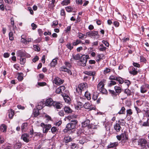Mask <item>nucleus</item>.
<instances>
[{
	"instance_id": "obj_38",
	"label": "nucleus",
	"mask_w": 149,
	"mask_h": 149,
	"mask_svg": "<svg viewBox=\"0 0 149 149\" xmlns=\"http://www.w3.org/2000/svg\"><path fill=\"white\" fill-rule=\"evenodd\" d=\"M120 135L122 140H124L128 139V138L127 137L125 133L124 132L122 133Z\"/></svg>"
},
{
	"instance_id": "obj_23",
	"label": "nucleus",
	"mask_w": 149,
	"mask_h": 149,
	"mask_svg": "<svg viewBox=\"0 0 149 149\" xmlns=\"http://www.w3.org/2000/svg\"><path fill=\"white\" fill-rule=\"evenodd\" d=\"M78 143L83 144L86 142V140L84 137H81L79 138V140H78Z\"/></svg>"
},
{
	"instance_id": "obj_28",
	"label": "nucleus",
	"mask_w": 149,
	"mask_h": 149,
	"mask_svg": "<svg viewBox=\"0 0 149 149\" xmlns=\"http://www.w3.org/2000/svg\"><path fill=\"white\" fill-rule=\"evenodd\" d=\"M125 109L124 106L122 107L120 111L118 112V114H125Z\"/></svg>"
},
{
	"instance_id": "obj_9",
	"label": "nucleus",
	"mask_w": 149,
	"mask_h": 149,
	"mask_svg": "<svg viewBox=\"0 0 149 149\" xmlns=\"http://www.w3.org/2000/svg\"><path fill=\"white\" fill-rule=\"evenodd\" d=\"M54 102L52 99L51 98L47 99L46 100L45 102V105L46 106H53Z\"/></svg>"
},
{
	"instance_id": "obj_39",
	"label": "nucleus",
	"mask_w": 149,
	"mask_h": 149,
	"mask_svg": "<svg viewBox=\"0 0 149 149\" xmlns=\"http://www.w3.org/2000/svg\"><path fill=\"white\" fill-rule=\"evenodd\" d=\"M64 99L65 102L68 104H70V99L68 96H65L64 97Z\"/></svg>"
},
{
	"instance_id": "obj_20",
	"label": "nucleus",
	"mask_w": 149,
	"mask_h": 149,
	"mask_svg": "<svg viewBox=\"0 0 149 149\" xmlns=\"http://www.w3.org/2000/svg\"><path fill=\"white\" fill-rule=\"evenodd\" d=\"M109 93L111 94V95L113 97L114 99H116L117 94L116 93V92H115L114 91L109 90Z\"/></svg>"
},
{
	"instance_id": "obj_25",
	"label": "nucleus",
	"mask_w": 149,
	"mask_h": 149,
	"mask_svg": "<svg viewBox=\"0 0 149 149\" xmlns=\"http://www.w3.org/2000/svg\"><path fill=\"white\" fill-rule=\"evenodd\" d=\"M114 89L116 91V92L117 94H119L121 92V88L120 87L117 86H115L114 87Z\"/></svg>"
},
{
	"instance_id": "obj_8",
	"label": "nucleus",
	"mask_w": 149,
	"mask_h": 149,
	"mask_svg": "<svg viewBox=\"0 0 149 149\" xmlns=\"http://www.w3.org/2000/svg\"><path fill=\"white\" fill-rule=\"evenodd\" d=\"M44 125V127L43 129V131L44 133H47L48 130H49L52 127V126L50 124L45 125L43 124Z\"/></svg>"
},
{
	"instance_id": "obj_31",
	"label": "nucleus",
	"mask_w": 149,
	"mask_h": 149,
	"mask_svg": "<svg viewBox=\"0 0 149 149\" xmlns=\"http://www.w3.org/2000/svg\"><path fill=\"white\" fill-rule=\"evenodd\" d=\"M124 93L127 95V96H130L132 95L131 91L128 89H125L124 91Z\"/></svg>"
},
{
	"instance_id": "obj_56",
	"label": "nucleus",
	"mask_w": 149,
	"mask_h": 149,
	"mask_svg": "<svg viewBox=\"0 0 149 149\" xmlns=\"http://www.w3.org/2000/svg\"><path fill=\"white\" fill-rule=\"evenodd\" d=\"M124 83L126 85H127V88H128L130 85L131 84L130 81L128 80H126L124 81Z\"/></svg>"
},
{
	"instance_id": "obj_42",
	"label": "nucleus",
	"mask_w": 149,
	"mask_h": 149,
	"mask_svg": "<svg viewBox=\"0 0 149 149\" xmlns=\"http://www.w3.org/2000/svg\"><path fill=\"white\" fill-rule=\"evenodd\" d=\"M83 105L84 104L82 102L80 101H79L77 102V106L76 107L77 109H78L79 108H81L83 106Z\"/></svg>"
},
{
	"instance_id": "obj_12",
	"label": "nucleus",
	"mask_w": 149,
	"mask_h": 149,
	"mask_svg": "<svg viewBox=\"0 0 149 149\" xmlns=\"http://www.w3.org/2000/svg\"><path fill=\"white\" fill-rule=\"evenodd\" d=\"M90 121L88 119H87L83 123H82V126L83 127H86L88 126V127H91L89 125Z\"/></svg>"
},
{
	"instance_id": "obj_33",
	"label": "nucleus",
	"mask_w": 149,
	"mask_h": 149,
	"mask_svg": "<svg viewBox=\"0 0 149 149\" xmlns=\"http://www.w3.org/2000/svg\"><path fill=\"white\" fill-rule=\"evenodd\" d=\"M14 115V112L13 110L10 109L9 112V117L10 118H12Z\"/></svg>"
},
{
	"instance_id": "obj_37",
	"label": "nucleus",
	"mask_w": 149,
	"mask_h": 149,
	"mask_svg": "<svg viewBox=\"0 0 149 149\" xmlns=\"http://www.w3.org/2000/svg\"><path fill=\"white\" fill-rule=\"evenodd\" d=\"M57 63V60L56 59H54L52 60V61L50 63L51 67H54Z\"/></svg>"
},
{
	"instance_id": "obj_60",
	"label": "nucleus",
	"mask_w": 149,
	"mask_h": 149,
	"mask_svg": "<svg viewBox=\"0 0 149 149\" xmlns=\"http://www.w3.org/2000/svg\"><path fill=\"white\" fill-rule=\"evenodd\" d=\"M91 79V77L89 76H85L84 78V81H89Z\"/></svg>"
},
{
	"instance_id": "obj_7",
	"label": "nucleus",
	"mask_w": 149,
	"mask_h": 149,
	"mask_svg": "<svg viewBox=\"0 0 149 149\" xmlns=\"http://www.w3.org/2000/svg\"><path fill=\"white\" fill-rule=\"evenodd\" d=\"M83 107L85 109H89L90 110L95 109V108L92 107V104L88 102L85 103L84 104Z\"/></svg>"
},
{
	"instance_id": "obj_4",
	"label": "nucleus",
	"mask_w": 149,
	"mask_h": 149,
	"mask_svg": "<svg viewBox=\"0 0 149 149\" xmlns=\"http://www.w3.org/2000/svg\"><path fill=\"white\" fill-rule=\"evenodd\" d=\"M147 142V141L145 139H140L138 141V145L141 147V148L145 149L146 148V145Z\"/></svg>"
},
{
	"instance_id": "obj_18",
	"label": "nucleus",
	"mask_w": 149,
	"mask_h": 149,
	"mask_svg": "<svg viewBox=\"0 0 149 149\" xmlns=\"http://www.w3.org/2000/svg\"><path fill=\"white\" fill-rule=\"evenodd\" d=\"M28 124L27 123H25L22 124L21 126V129L22 131L25 132L27 129Z\"/></svg>"
},
{
	"instance_id": "obj_43",
	"label": "nucleus",
	"mask_w": 149,
	"mask_h": 149,
	"mask_svg": "<svg viewBox=\"0 0 149 149\" xmlns=\"http://www.w3.org/2000/svg\"><path fill=\"white\" fill-rule=\"evenodd\" d=\"M81 42V41L78 40H77L75 42H73L72 44L73 45L76 46L79 44H80Z\"/></svg>"
},
{
	"instance_id": "obj_63",
	"label": "nucleus",
	"mask_w": 149,
	"mask_h": 149,
	"mask_svg": "<svg viewBox=\"0 0 149 149\" xmlns=\"http://www.w3.org/2000/svg\"><path fill=\"white\" fill-rule=\"evenodd\" d=\"M127 114V115H131L132 114V111L131 109L127 110L126 111Z\"/></svg>"
},
{
	"instance_id": "obj_15",
	"label": "nucleus",
	"mask_w": 149,
	"mask_h": 149,
	"mask_svg": "<svg viewBox=\"0 0 149 149\" xmlns=\"http://www.w3.org/2000/svg\"><path fill=\"white\" fill-rule=\"evenodd\" d=\"M114 130L117 132H119L122 129L120 125V124H118V123H116L115 125H114Z\"/></svg>"
},
{
	"instance_id": "obj_36",
	"label": "nucleus",
	"mask_w": 149,
	"mask_h": 149,
	"mask_svg": "<svg viewBox=\"0 0 149 149\" xmlns=\"http://www.w3.org/2000/svg\"><path fill=\"white\" fill-rule=\"evenodd\" d=\"M9 39L10 40H14V37H13V33L11 30L9 32Z\"/></svg>"
},
{
	"instance_id": "obj_11",
	"label": "nucleus",
	"mask_w": 149,
	"mask_h": 149,
	"mask_svg": "<svg viewBox=\"0 0 149 149\" xmlns=\"http://www.w3.org/2000/svg\"><path fill=\"white\" fill-rule=\"evenodd\" d=\"M104 56L103 54H98L96 56V61L97 62H99L101 60L104 59Z\"/></svg>"
},
{
	"instance_id": "obj_1",
	"label": "nucleus",
	"mask_w": 149,
	"mask_h": 149,
	"mask_svg": "<svg viewBox=\"0 0 149 149\" xmlns=\"http://www.w3.org/2000/svg\"><path fill=\"white\" fill-rule=\"evenodd\" d=\"M78 121L76 120H71L70 123L66 125V128L63 130V132L67 133L70 130L74 129Z\"/></svg>"
},
{
	"instance_id": "obj_26",
	"label": "nucleus",
	"mask_w": 149,
	"mask_h": 149,
	"mask_svg": "<svg viewBox=\"0 0 149 149\" xmlns=\"http://www.w3.org/2000/svg\"><path fill=\"white\" fill-rule=\"evenodd\" d=\"M53 106L57 109H60L61 107V105L60 103L55 102L54 103Z\"/></svg>"
},
{
	"instance_id": "obj_19",
	"label": "nucleus",
	"mask_w": 149,
	"mask_h": 149,
	"mask_svg": "<svg viewBox=\"0 0 149 149\" xmlns=\"http://www.w3.org/2000/svg\"><path fill=\"white\" fill-rule=\"evenodd\" d=\"M72 139L71 137L69 136H66L64 138V142L65 143H68L71 141Z\"/></svg>"
},
{
	"instance_id": "obj_61",
	"label": "nucleus",
	"mask_w": 149,
	"mask_h": 149,
	"mask_svg": "<svg viewBox=\"0 0 149 149\" xmlns=\"http://www.w3.org/2000/svg\"><path fill=\"white\" fill-rule=\"evenodd\" d=\"M118 124H120V125H124L125 124V122L124 119H122L121 121L120 120H118Z\"/></svg>"
},
{
	"instance_id": "obj_24",
	"label": "nucleus",
	"mask_w": 149,
	"mask_h": 149,
	"mask_svg": "<svg viewBox=\"0 0 149 149\" xmlns=\"http://www.w3.org/2000/svg\"><path fill=\"white\" fill-rule=\"evenodd\" d=\"M84 73L88 75V76H91L92 75H94V74H95V71H86L84 72Z\"/></svg>"
},
{
	"instance_id": "obj_2",
	"label": "nucleus",
	"mask_w": 149,
	"mask_h": 149,
	"mask_svg": "<svg viewBox=\"0 0 149 149\" xmlns=\"http://www.w3.org/2000/svg\"><path fill=\"white\" fill-rule=\"evenodd\" d=\"M90 58L88 55H83L81 56L80 61H79V63L82 66H86L87 59Z\"/></svg>"
},
{
	"instance_id": "obj_44",
	"label": "nucleus",
	"mask_w": 149,
	"mask_h": 149,
	"mask_svg": "<svg viewBox=\"0 0 149 149\" xmlns=\"http://www.w3.org/2000/svg\"><path fill=\"white\" fill-rule=\"evenodd\" d=\"M73 57L75 60H78L80 58V55L79 54L73 55Z\"/></svg>"
},
{
	"instance_id": "obj_21",
	"label": "nucleus",
	"mask_w": 149,
	"mask_h": 149,
	"mask_svg": "<svg viewBox=\"0 0 149 149\" xmlns=\"http://www.w3.org/2000/svg\"><path fill=\"white\" fill-rule=\"evenodd\" d=\"M64 110L66 113H70L72 112V109L68 107H65L64 108Z\"/></svg>"
},
{
	"instance_id": "obj_30",
	"label": "nucleus",
	"mask_w": 149,
	"mask_h": 149,
	"mask_svg": "<svg viewBox=\"0 0 149 149\" xmlns=\"http://www.w3.org/2000/svg\"><path fill=\"white\" fill-rule=\"evenodd\" d=\"M24 37L25 36L24 35H22L21 36V41L22 42L25 44H27L28 43L27 40H26V39H25V38H24Z\"/></svg>"
},
{
	"instance_id": "obj_51",
	"label": "nucleus",
	"mask_w": 149,
	"mask_h": 149,
	"mask_svg": "<svg viewBox=\"0 0 149 149\" xmlns=\"http://www.w3.org/2000/svg\"><path fill=\"white\" fill-rule=\"evenodd\" d=\"M116 84L115 81H111L109 83L108 85L109 86L111 87L113 85Z\"/></svg>"
},
{
	"instance_id": "obj_64",
	"label": "nucleus",
	"mask_w": 149,
	"mask_h": 149,
	"mask_svg": "<svg viewBox=\"0 0 149 149\" xmlns=\"http://www.w3.org/2000/svg\"><path fill=\"white\" fill-rule=\"evenodd\" d=\"M58 22L57 20L54 21L53 22V24H52V26L54 28L56 26L58 25Z\"/></svg>"
},
{
	"instance_id": "obj_41",
	"label": "nucleus",
	"mask_w": 149,
	"mask_h": 149,
	"mask_svg": "<svg viewBox=\"0 0 149 149\" xmlns=\"http://www.w3.org/2000/svg\"><path fill=\"white\" fill-rule=\"evenodd\" d=\"M70 2V0H65L63 1L61 3V4L63 5H67Z\"/></svg>"
},
{
	"instance_id": "obj_57",
	"label": "nucleus",
	"mask_w": 149,
	"mask_h": 149,
	"mask_svg": "<svg viewBox=\"0 0 149 149\" xmlns=\"http://www.w3.org/2000/svg\"><path fill=\"white\" fill-rule=\"evenodd\" d=\"M98 94L97 93H94L93 95L92 99L94 100H96L98 97Z\"/></svg>"
},
{
	"instance_id": "obj_48",
	"label": "nucleus",
	"mask_w": 149,
	"mask_h": 149,
	"mask_svg": "<svg viewBox=\"0 0 149 149\" xmlns=\"http://www.w3.org/2000/svg\"><path fill=\"white\" fill-rule=\"evenodd\" d=\"M85 36H86L84 34L81 33H78V36L79 38L81 39H83Z\"/></svg>"
},
{
	"instance_id": "obj_52",
	"label": "nucleus",
	"mask_w": 149,
	"mask_h": 149,
	"mask_svg": "<svg viewBox=\"0 0 149 149\" xmlns=\"http://www.w3.org/2000/svg\"><path fill=\"white\" fill-rule=\"evenodd\" d=\"M142 126H149V118L148 119L146 122L143 123Z\"/></svg>"
},
{
	"instance_id": "obj_6",
	"label": "nucleus",
	"mask_w": 149,
	"mask_h": 149,
	"mask_svg": "<svg viewBox=\"0 0 149 149\" xmlns=\"http://www.w3.org/2000/svg\"><path fill=\"white\" fill-rule=\"evenodd\" d=\"M21 139L25 142L28 143L29 141V135L26 133L23 134L21 136Z\"/></svg>"
},
{
	"instance_id": "obj_10",
	"label": "nucleus",
	"mask_w": 149,
	"mask_h": 149,
	"mask_svg": "<svg viewBox=\"0 0 149 149\" xmlns=\"http://www.w3.org/2000/svg\"><path fill=\"white\" fill-rule=\"evenodd\" d=\"M63 81L60 78L56 77L54 80V83L57 85H60L63 83Z\"/></svg>"
},
{
	"instance_id": "obj_53",
	"label": "nucleus",
	"mask_w": 149,
	"mask_h": 149,
	"mask_svg": "<svg viewBox=\"0 0 149 149\" xmlns=\"http://www.w3.org/2000/svg\"><path fill=\"white\" fill-rule=\"evenodd\" d=\"M118 145V143L117 142H114L113 143H112L110 144V146H109L108 147L109 148L113 147L115 146H116Z\"/></svg>"
},
{
	"instance_id": "obj_47",
	"label": "nucleus",
	"mask_w": 149,
	"mask_h": 149,
	"mask_svg": "<svg viewBox=\"0 0 149 149\" xmlns=\"http://www.w3.org/2000/svg\"><path fill=\"white\" fill-rule=\"evenodd\" d=\"M76 92L79 95H81V94L82 91L79 86L76 88Z\"/></svg>"
},
{
	"instance_id": "obj_55",
	"label": "nucleus",
	"mask_w": 149,
	"mask_h": 149,
	"mask_svg": "<svg viewBox=\"0 0 149 149\" xmlns=\"http://www.w3.org/2000/svg\"><path fill=\"white\" fill-rule=\"evenodd\" d=\"M18 54L20 56V58H22L25 55V53L21 51H19L18 52Z\"/></svg>"
},
{
	"instance_id": "obj_3",
	"label": "nucleus",
	"mask_w": 149,
	"mask_h": 149,
	"mask_svg": "<svg viewBox=\"0 0 149 149\" xmlns=\"http://www.w3.org/2000/svg\"><path fill=\"white\" fill-rule=\"evenodd\" d=\"M86 36H88L94 39H97L99 37V35L97 31H91L86 33ZM86 37L85 38H86Z\"/></svg>"
},
{
	"instance_id": "obj_16",
	"label": "nucleus",
	"mask_w": 149,
	"mask_h": 149,
	"mask_svg": "<svg viewBox=\"0 0 149 149\" xmlns=\"http://www.w3.org/2000/svg\"><path fill=\"white\" fill-rule=\"evenodd\" d=\"M87 84L86 83H81L79 85V86L81 89L82 91L86 90L87 88Z\"/></svg>"
},
{
	"instance_id": "obj_14",
	"label": "nucleus",
	"mask_w": 149,
	"mask_h": 149,
	"mask_svg": "<svg viewBox=\"0 0 149 149\" xmlns=\"http://www.w3.org/2000/svg\"><path fill=\"white\" fill-rule=\"evenodd\" d=\"M46 105L45 104L44 102H41L38 103L37 106V109L38 110L42 109Z\"/></svg>"
},
{
	"instance_id": "obj_46",
	"label": "nucleus",
	"mask_w": 149,
	"mask_h": 149,
	"mask_svg": "<svg viewBox=\"0 0 149 149\" xmlns=\"http://www.w3.org/2000/svg\"><path fill=\"white\" fill-rule=\"evenodd\" d=\"M33 113L34 117H37L38 115L39 114L38 110H34L33 111Z\"/></svg>"
},
{
	"instance_id": "obj_27",
	"label": "nucleus",
	"mask_w": 149,
	"mask_h": 149,
	"mask_svg": "<svg viewBox=\"0 0 149 149\" xmlns=\"http://www.w3.org/2000/svg\"><path fill=\"white\" fill-rule=\"evenodd\" d=\"M84 96L85 98H86L88 100H89L91 99V94L87 91L85 92L84 93Z\"/></svg>"
},
{
	"instance_id": "obj_50",
	"label": "nucleus",
	"mask_w": 149,
	"mask_h": 149,
	"mask_svg": "<svg viewBox=\"0 0 149 149\" xmlns=\"http://www.w3.org/2000/svg\"><path fill=\"white\" fill-rule=\"evenodd\" d=\"M20 63L21 65H24L26 62V60L25 58H20Z\"/></svg>"
},
{
	"instance_id": "obj_45",
	"label": "nucleus",
	"mask_w": 149,
	"mask_h": 149,
	"mask_svg": "<svg viewBox=\"0 0 149 149\" xmlns=\"http://www.w3.org/2000/svg\"><path fill=\"white\" fill-rule=\"evenodd\" d=\"M51 130L52 133L54 134L57 132L58 130L55 127H53L51 128Z\"/></svg>"
},
{
	"instance_id": "obj_62",
	"label": "nucleus",
	"mask_w": 149,
	"mask_h": 149,
	"mask_svg": "<svg viewBox=\"0 0 149 149\" xmlns=\"http://www.w3.org/2000/svg\"><path fill=\"white\" fill-rule=\"evenodd\" d=\"M111 71V70L108 68H106L104 70V74L110 72Z\"/></svg>"
},
{
	"instance_id": "obj_5",
	"label": "nucleus",
	"mask_w": 149,
	"mask_h": 149,
	"mask_svg": "<svg viewBox=\"0 0 149 149\" xmlns=\"http://www.w3.org/2000/svg\"><path fill=\"white\" fill-rule=\"evenodd\" d=\"M93 129H94V128L93 126L88 127L87 129L84 132V133L86 136H89V135L93 134L94 133L93 131Z\"/></svg>"
},
{
	"instance_id": "obj_58",
	"label": "nucleus",
	"mask_w": 149,
	"mask_h": 149,
	"mask_svg": "<svg viewBox=\"0 0 149 149\" xmlns=\"http://www.w3.org/2000/svg\"><path fill=\"white\" fill-rule=\"evenodd\" d=\"M101 47L99 49V50L101 51H103L105 50L106 48L104 47L103 44H101L100 45Z\"/></svg>"
},
{
	"instance_id": "obj_49",
	"label": "nucleus",
	"mask_w": 149,
	"mask_h": 149,
	"mask_svg": "<svg viewBox=\"0 0 149 149\" xmlns=\"http://www.w3.org/2000/svg\"><path fill=\"white\" fill-rule=\"evenodd\" d=\"M22 73L19 74L17 77V79L19 81H22L23 79Z\"/></svg>"
},
{
	"instance_id": "obj_59",
	"label": "nucleus",
	"mask_w": 149,
	"mask_h": 149,
	"mask_svg": "<svg viewBox=\"0 0 149 149\" xmlns=\"http://www.w3.org/2000/svg\"><path fill=\"white\" fill-rule=\"evenodd\" d=\"M66 10L68 12H71L72 10V8L71 6H67L65 8Z\"/></svg>"
},
{
	"instance_id": "obj_54",
	"label": "nucleus",
	"mask_w": 149,
	"mask_h": 149,
	"mask_svg": "<svg viewBox=\"0 0 149 149\" xmlns=\"http://www.w3.org/2000/svg\"><path fill=\"white\" fill-rule=\"evenodd\" d=\"M66 46L67 48L70 49V50L72 49L73 48V45H72L70 43H68L66 45Z\"/></svg>"
},
{
	"instance_id": "obj_13",
	"label": "nucleus",
	"mask_w": 149,
	"mask_h": 149,
	"mask_svg": "<svg viewBox=\"0 0 149 149\" xmlns=\"http://www.w3.org/2000/svg\"><path fill=\"white\" fill-rule=\"evenodd\" d=\"M49 1L48 4L49 7L51 8H53L55 6L54 4L55 3V0H47Z\"/></svg>"
},
{
	"instance_id": "obj_29",
	"label": "nucleus",
	"mask_w": 149,
	"mask_h": 149,
	"mask_svg": "<svg viewBox=\"0 0 149 149\" xmlns=\"http://www.w3.org/2000/svg\"><path fill=\"white\" fill-rule=\"evenodd\" d=\"M0 130L3 132H5L6 131V126L4 124H2L0 126Z\"/></svg>"
},
{
	"instance_id": "obj_34",
	"label": "nucleus",
	"mask_w": 149,
	"mask_h": 149,
	"mask_svg": "<svg viewBox=\"0 0 149 149\" xmlns=\"http://www.w3.org/2000/svg\"><path fill=\"white\" fill-rule=\"evenodd\" d=\"M60 70L61 71L67 72L69 73L70 72V71L69 69H67L65 66L61 67L60 68Z\"/></svg>"
},
{
	"instance_id": "obj_35",
	"label": "nucleus",
	"mask_w": 149,
	"mask_h": 149,
	"mask_svg": "<svg viewBox=\"0 0 149 149\" xmlns=\"http://www.w3.org/2000/svg\"><path fill=\"white\" fill-rule=\"evenodd\" d=\"M116 80L118 81L120 84H122L124 81L123 79L122 78L119 77H117Z\"/></svg>"
},
{
	"instance_id": "obj_17",
	"label": "nucleus",
	"mask_w": 149,
	"mask_h": 149,
	"mask_svg": "<svg viewBox=\"0 0 149 149\" xmlns=\"http://www.w3.org/2000/svg\"><path fill=\"white\" fill-rule=\"evenodd\" d=\"M104 88V84L103 82L101 81L99 83L97 86V90L100 91Z\"/></svg>"
},
{
	"instance_id": "obj_32",
	"label": "nucleus",
	"mask_w": 149,
	"mask_h": 149,
	"mask_svg": "<svg viewBox=\"0 0 149 149\" xmlns=\"http://www.w3.org/2000/svg\"><path fill=\"white\" fill-rule=\"evenodd\" d=\"M147 90L146 89V88L144 85H142L141 87V92L142 93H145L147 91Z\"/></svg>"
},
{
	"instance_id": "obj_22",
	"label": "nucleus",
	"mask_w": 149,
	"mask_h": 149,
	"mask_svg": "<svg viewBox=\"0 0 149 149\" xmlns=\"http://www.w3.org/2000/svg\"><path fill=\"white\" fill-rule=\"evenodd\" d=\"M132 70L130 71V73L132 74H133V75H136L138 73V71L137 70H136L137 68H136L133 67H132Z\"/></svg>"
},
{
	"instance_id": "obj_40",
	"label": "nucleus",
	"mask_w": 149,
	"mask_h": 149,
	"mask_svg": "<svg viewBox=\"0 0 149 149\" xmlns=\"http://www.w3.org/2000/svg\"><path fill=\"white\" fill-rule=\"evenodd\" d=\"M71 149H78V146L75 143H71Z\"/></svg>"
}]
</instances>
